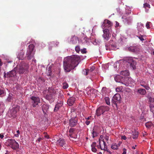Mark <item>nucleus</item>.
<instances>
[{"mask_svg":"<svg viewBox=\"0 0 154 154\" xmlns=\"http://www.w3.org/2000/svg\"><path fill=\"white\" fill-rule=\"evenodd\" d=\"M78 56H69L65 58L63 61V67L66 72H69L78 64L80 60Z\"/></svg>","mask_w":154,"mask_h":154,"instance_id":"obj_1","label":"nucleus"},{"mask_svg":"<svg viewBox=\"0 0 154 154\" xmlns=\"http://www.w3.org/2000/svg\"><path fill=\"white\" fill-rule=\"evenodd\" d=\"M112 25V24L110 21L106 20L101 26L103 32V36L104 39L106 40H108L109 38L110 31H111V28Z\"/></svg>","mask_w":154,"mask_h":154,"instance_id":"obj_2","label":"nucleus"},{"mask_svg":"<svg viewBox=\"0 0 154 154\" xmlns=\"http://www.w3.org/2000/svg\"><path fill=\"white\" fill-rule=\"evenodd\" d=\"M126 62V61L123 60H120L119 61L116 62L114 64V67H117L118 66H119V71L120 74L121 75L125 76H127L129 75V73L128 70H121L123 67L125 68V66H123L124 64Z\"/></svg>","mask_w":154,"mask_h":154,"instance_id":"obj_3","label":"nucleus"},{"mask_svg":"<svg viewBox=\"0 0 154 154\" xmlns=\"http://www.w3.org/2000/svg\"><path fill=\"white\" fill-rule=\"evenodd\" d=\"M6 144L14 149L18 148L19 144L14 139H8L5 142Z\"/></svg>","mask_w":154,"mask_h":154,"instance_id":"obj_4","label":"nucleus"},{"mask_svg":"<svg viewBox=\"0 0 154 154\" xmlns=\"http://www.w3.org/2000/svg\"><path fill=\"white\" fill-rule=\"evenodd\" d=\"M34 48V45L33 44H30L29 46V47L27 49L26 55L29 60L31 59L33 57L35 52Z\"/></svg>","mask_w":154,"mask_h":154,"instance_id":"obj_5","label":"nucleus"},{"mask_svg":"<svg viewBox=\"0 0 154 154\" xmlns=\"http://www.w3.org/2000/svg\"><path fill=\"white\" fill-rule=\"evenodd\" d=\"M48 94L45 96L46 99L51 102H52L54 100L53 97L54 94L56 93V91L55 90L52 88H49L47 90Z\"/></svg>","mask_w":154,"mask_h":154,"instance_id":"obj_6","label":"nucleus"},{"mask_svg":"<svg viewBox=\"0 0 154 154\" xmlns=\"http://www.w3.org/2000/svg\"><path fill=\"white\" fill-rule=\"evenodd\" d=\"M28 65L25 63H22L20 65L19 67H17L18 68L17 70V72H18L20 74L26 73L28 71Z\"/></svg>","mask_w":154,"mask_h":154,"instance_id":"obj_7","label":"nucleus"},{"mask_svg":"<svg viewBox=\"0 0 154 154\" xmlns=\"http://www.w3.org/2000/svg\"><path fill=\"white\" fill-rule=\"evenodd\" d=\"M114 79L115 81L117 82L121 83L126 85H128L127 82V80L128 79V78L123 77L119 75H118L115 76Z\"/></svg>","mask_w":154,"mask_h":154,"instance_id":"obj_8","label":"nucleus"},{"mask_svg":"<svg viewBox=\"0 0 154 154\" xmlns=\"http://www.w3.org/2000/svg\"><path fill=\"white\" fill-rule=\"evenodd\" d=\"M19 107L17 106L13 108L8 112V116L10 117H13L14 118L17 116V112L19 111Z\"/></svg>","mask_w":154,"mask_h":154,"instance_id":"obj_9","label":"nucleus"},{"mask_svg":"<svg viewBox=\"0 0 154 154\" xmlns=\"http://www.w3.org/2000/svg\"><path fill=\"white\" fill-rule=\"evenodd\" d=\"M126 61L130 64V67L133 69H135L136 68V63L134 61L132 57H128L126 59Z\"/></svg>","mask_w":154,"mask_h":154,"instance_id":"obj_10","label":"nucleus"},{"mask_svg":"<svg viewBox=\"0 0 154 154\" xmlns=\"http://www.w3.org/2000/svg\"><path fill=\"white\" fill-rule=\"evenodd\" d=\"M122 18L123 19V21L125 23L129 24L132 23L133 20V17L131 16L126 17L124 16L122 17Z\"/></svg>","mask_w":154,"mask_h":154,"instance_id":"obj_11","label":"nucleus"},{"mask_svg":"<svg viewBox=\"0 0 154 154\" xmlns=\"http://www.w3.org/2000/svg\"><path fill=\"white\" fill-rule=\"evenodd\" d=\"M77 122V118L76 117H74L69 120V125L71 127L75 126Z\"/></svg>","mask_w":154,"mask_h":154,"instance_id":"obj_12","label":"nucleus"},{"mask_svg":"<svg viewBox=\"0 0 154 154\" xmlns=\"http://www.w3.org/2000/svg\"><path fill=\"white\" fill-rule=\"evenodd\" d=\"M31 98L32 101V105L34 107H35L36 105H37L40 102L39 98L38 97H31Z\"/></svg>","mask_w":154,"mask_h":154,"instance_id":"obj_13","label":"nucleus"},{"mask_svg":"<svg viewBox=\"0 0 154 154\" xmlns=\"http://www.w3.org/2000/svg\"><path fill=\"white\" fill-rule=\"evenodd\" d=\"M121 100L120 95L118 94H116L113 97L112 99L113 103L116 104V102L117 101H120Z\"/></svg>","mask_w":154,"mask_h":154,"instance_id":"obj_14","label":"nucleus"},{"mask_svg":"<svg viewBox=\"0 0 154 154\" xmlns=\"http://www.w3.org/2000/svg\"><path fill=\"white\" fill-rule=\"evenodd\" d=\"M94 67L93 66H92L89 70L88 69H83L82 73L85 75H87L88 74L91 75V72L94 70Z\"/></svg>","mask_w":154,"mask_h":154,"instance_id":"obj_15","label":"nucleus"},{"mask_svg":"<svg viewBox=\"0 0 154 154\" xmlns=\"http://www.w3.org/2000/svg\"><path fill=\"white\" fill-rule=\"evenodd\" d=\"M149 100L150 111L154 114V98L150 97L149 98Z\"/></svg>","mask_w":154,"mask_h":154,"instance_id":"obj_16","label":"nucleus"},{"mask_svg":"<svg viewBox=\"0 0 154 154\" xmlns=\"http://www.w3.org/2000/svg\"><path fill=\"white\" fill-rule=\"evenodd\" d=\"M90 38L91 42L95 45H99L101 41L99 39H96L92 36Z\"/></svg>","mask_w":154,"mask_h":154,"instance_id":"obj_17","label":"nucleus"},{"mask_svg":"<svg viewBox=\"0 0 154 154\" xmlns=\"http://www.w3.org/2000/svg\"><path fill=\"white\" fill-rule=\"evenodd\" d=\"M16 68L14 69L13 70L9 72H8L7 74H5L4 75V76L6 77H11L14 76L16 75Z\"/></svg>","mask_w":154,"mask_h":154,"instance_id":"obj_18","label":"nucleus"},{"mask_svg":"<svg viewBox=\"0 0 154 154\" xmlns=\"http://www.w3.org/2000/svg\"><path fill=\"white\" fill-rule=\"evenodd\" d=\"M75 100V98L73 97H70L68 100L67 103L68 105L71 106L74 103Z\"/></svg>","mask_w":154,"mask_h":154,"instance_id":"obj_19","label":"nucleus"},{"mask_svg":"<svg viewBox=\"0 0 154 154\" xmlns=\"http://www.w3.org/2000/svg\"><path fill=\"white\" fill-rule=\"evenodd\" d=\"M129 51L137 53L139 51V49L137 46H131L128 48Z\"/></svg>","mask_w":154,"mask_h":154,"instance_id":"obj_20","label":"nucleus"},{"mask_svg":"<svg viewBox=\"0 0 154 154\" xmlns=\"http://www.w3.org/2000/svg\"><path fill=\"white\" fill-rule=\"evenodd\" d=\"M140 85L144 87L145 89L147 90H149V87L147 83L143 80H141L140 82Z\"/></svg>","mask_w":154,"mask_h":154,"instance_id":"obj_21","label":"nucleus"},{"mask_svg":"<svg viewBox=\"0 0 154 154\" xmlns=\"http://www.w3.org/2000/svg\"><path fill=\"white\" fill-rule=\"evenodd\" d=\"M59 44V42H50L49 44V49H51L52 47H56Z\"/></svg>","mask_w":154,"mask_h":154,"instance_id":"obj_22","label":"nucleus"},{"mask_svg":"<svg viewBox=\"0 0 154 154\" xmlns=\"http://www.w3.org/2000/svg\"><path fill=\"white\" fill-rule=\"evenodd\" d=\"M77 38L76 36H73L70 39V43L72 44H75L77 43Z\"/></svg>","mask_w":154,"mask_h":154,"instance_id":"obj_23","label":"nucleus"},{"mask_svg":"<svg viewBox=\"0 0 154 154\" xmlns=\"http://www.w3.org/2000/svg\"><path fill=\"white\" fill-rule=\"evenodd\" d=\"M106 49L107 50H115L116 48V45H109V46H107L106 45Z\"/></svg>","mask_w":154,"mask_h":154,"instance_id":"obj_24","label":"nucleus"},{"mask_svg":"<svg viewBox=\"0 0 154 154\" xmlns=\"http://www.w3.org/2000/svg\"><path fill=\"white\" fill-rule=\"evenodd\" d=\"M24 53L23 50H21L17 55V57L19 60H23L24 58Z\"/></svg>","mask_w":154,"mask_h":154,"instance_id":"obj_25","label":"nucleus"},{"mask_svg":"<svg viewBox=\"0 0 154 154\" xmlns=\"http://www.w3.org/2000/svg\"><path fill=\"white\" fill-rule=\"evenodd\" d=\"M49 109L48 106L46 104H43L42 106V109L43 112L45 114Z\"/></svg>","mask_w":154,"mask_h":154,"instance_id":"obj_26","label":"nucleus"},{"mask_svg":"<svg viewBox=\"0 0 154 154\" xmlns=\"http://www.w3.org/2000/svg\"><path fill=\"white\" fill-rule=\"evenodd\" d=\"M145 125L146 128H152L154 127V124L150 122H147L146 123Z\"/></svg>","mask_w":154,"mask_h":154,"instance_id":"obj_27","label":"nucleus"},{"mask_svg":"<svg viewBox=\"0 0 154 154\" xmlns=\"http://www.w3.org/2000/svg\"><path fill=\"white\" fill-rule=\"evenodd\" d=\"M57 143L62 147L64 146L65 144L64 140L61 138H60L57 141Z\"/></svg>","mask_w":154,"mask_h":154,"instance_id":"obj_28","label":"nucleus"},{"mask_svg":"<svg viewBox=\"0 0 154 154\" xmlns=\"http://www.w3.org/2000/svg\"><path fill=\"white\" fill-rule=\"evenodd\" d=\"M102 110L104 112L106 111H108L109 110V108L108 106H102L99 108V110Z\"/></svg>","mask_w":154,"mask_h":154,"instance_id":"obj_29","label":"nucleus"},{"mask_svg":"<svg viewBox=\"0 0 154 154\" xmlns=\"http://www.w3.org/2000/svg\"><path fill=\"white\" fill-rule=\"evenodd\" d=\"M143 28V26L142 24L141 23H137V28L139 31L140 32L142 31Z\"/></svg>","mask_w":154,"mask_h":154,"instance_id":"obj_30","label":"nucleus"},{"mask_svg":"<svg viewBox=\"0 0 154 154\" xmlns=\"http://www.w3.org/2000/svg\"><path fill=\"white\" fill-rule=\"evenodd\" d=\"M62 105V103H57L55 106L54 111L55 112H57L59 109V108Z\"/></svg>","mask_w":154,"mask_h":154,"instance_id":"obj_31","label":"nucleus"},{"mask_svg":"<svg viewBox=\"0 0 154 154\" xmlns=\"http://www.w3.org/2000/svg\"><path fill=\"white\" fill-rule=\"evenodd\" d=\"M137 37L140 39V40L143 42L146 39V36L144 35H138Z\"/></svg>","mask_w":154,"mask_h":154,"instance_id":"obj_32","label":"nucleus"},{"mask_svg":"<svg viewBox=\"0 0 154 154\" xmlns=\"http://www.w3.org/2000/svg\"><path fill=\"white\" fill-rule=\"evenodd\" d=\"M141 95H145L146 93V91L144 89H139L137 91Z\"/></svg>","mask_w":154,"mask_h":154,"instance_id":"obj_33","label":"nucleus"},{"mask_svg":"<svg viewBox=\"0 0 154 154\" xmlns=\"http://www.w3.org/2000/svg\"><path fill=\"white\" fill-rule=\"evenodd\" d=\"M138 133L137 131H135L133 132L132 134V137L134 139H136L138 137Z\"/></svg>","mask_w":154,"mask_h":154,"instance_id":"obj_34","label":"nucleus"},{"mask_svg":"<svg viewBox=\"0 0 154 154\" xmlns=\"http://www.w3.org/2000/svg\"><path fill=\"white\" fill-rule=\"evenodd\" d=\"M103 145H101V144H100V146H99L100 147L101 149L105 150L107 148L106 145L104 141H103Z\"/></svg>","mask_w":154,"mask_h":154,"instance_id":"obj_35","label":"nucleus"},{"mask_svg":"<svg viewBox=\"0 0 154 154\" xmlns=\"http://www.w3.org/2000/svg\"><path fill=\"white\" fill-rule=\"evenodd\" d=\"M131 8L128 6H126L125 8V12L127 14H129L131 13Z\"/></svg>","mask_w":154,"mask_h":154,"instance_id":"obj_36","label":"nucleus"},{"mask_svg":"<svg viewBox=\"0 0 154 154\" xmlns=\"http://www.w3.org/2000/svg\"><path fill=\"white\" fill-rule=\"evenodd\" d=\"M96 112L97 116H99L104 113L102 110H99V108L96 110Z\"/></svg>","mask_w":154,"mask_h":154,"instance_id":"obj_37","label":"nucleus"},{"mask_svg":"<svg viewBox=\"0 0 154 154\" xmlns=\"http://www.w3.org/2000/svg\"><path fill=\"white\" fill-rule=\"evenodd\" d=\"M95 143H93L91 145L92 151V152H96L97 151L95 147Z\"/></svg>","mask_w":154,"mask_h":154,"instance_id":"obj_38","label":"nucleus"},{"mask_svg":"<svg viewBox=\"0 0 154 154\" xmlns=\"http://www.w3.org/2000/svg\"><path fill=\"white\" fill-rule=\"evenodd\" d=\"M111 147L113 149H118V146L116 143H113L111 145Z\"/></svg>","mask_w":154,"mask_h":154,"instance_id":"obj_39","label":"nucleus"},{"mask_svg":"<svg viewBox=\"0 0 154 154\" xmlns=\"http://www.w3.org/2000/svg\"><path fill=\"white\" fill-rule=\"evenodd\" d=\"M103 70L104 72H105L106 69H107L108 68V64H106L105 65H103L102 66Z\"/></svg>","mask_w":154,"mask_h":154,"instance_id":"obj_40","label":"nucleus"},{"mask_svg":"<svg viewBox=\"0 0 154 154\" xmlns=\"http://www.w3.org/2000/svg\"><path fill=\"white\" fill-rule=\"evenodd\" d=\"M104 141L103 139V136L102 135L100 136L99 139V146H100V144H101V141H102L103 142Z\"/></svg>","mask_w":154,"mask_h":154,"instance_id":"obj_41","label":"nucleus"},{"mask_svg":"<svg viewBox=\"0 0 154 154\" xmlns=\"http://www.w3.org/2000/svg\"><path fill=\"white\" fill-rule=\"evenodd\" d=\"M105 100L106 103L108 105H110V102L109 101V98L108 97H106L105 98Z\"/></svg>","mask_w":154,"mask_h":154,"instance_id":"obj_42","label":"nucleus"},{"mask_svg":"<svg viewBox=\"0 0 154 154\" xmlns=\"http://www.w3.org/2000/svg\"><path fill=\"white\" fill-rule=\"evenodd\" d=\"M143 7L146 9H147L148 8H149L150 7V5L149 4L147 3H145L143 5Z\"/></svg>","mask_w":154,"mask_h":154,"instance_id":"obj_43","label":"nucleus"},{"mask_svg":"<svg viewBox=\"0 0 154 154\" xmlns=\"http://www.w3.org/2000/svg\"><path fill=\"white\" fill-rule=\"evenodd\" d=\"M74 129L73 128H70L69 130V136L70 137H72V134L73 132Z\"/></svg>","mask_w":154,"mask_h":154,"instance_id":"obj_44","label":"nucleus"},{"mask_svg":"<svg viewBox=\"0 0 154 154\" xmlns=\"http://www.w3.org/2000/svg\"><path fill=\"white\" fill-rule=\"evenodd\" d=\"M122 87H119L116 88V90L117 92H119L122 91Z\"/></svg>","mask_w":154,"mask_h":154,"instance_id":"obj_45","label":"nucleus"},{"mask_svg":"<svg viewBox=\"0 0 154 154\" xmlns=\"http://www.w3.org/2000/svg\"><path fill=\"white\" fill-rule=\"evenodd\" d=\"M68 87V85L66 83H64L63 85V88L64 89L67 88Z\"/></svg>","mask_w":154,"mask_h":154,"instance_id":"obj_46","label":"nucleus"},{"mask_svg":"<svg viewBox=\"0 0 154 154\" xmlns=\"http://www.w3.org/2000/svg\"><path fill=\"white\" fill-rule=\"evenodd\" d=\"M5 94L4 91L2 90H0V96L2 97L4 96Z\"/></svg>","mask_w":154,"mask_h":154,"instance_id":"obj_47","label":"nucleus"},{"mask_svg":"<svg viewBox=\"0 0 154 154\" xmlns=\"http://www.w3.org/2000/svg\"><path fill=\"white\" fill-rule=\"evenodd\" d=\"M75 50L77 52L79 53L80 51V49L79 47L78 46L75 47Z\"/></svg>","mask_w":154,"mask_h":154,"instance_id":"obj_48","label":"nucleus"},{"mask_svg":"<svg viewBox=\"0 0 154 154\" xmlns=\"http://www.w3.org/2000/svg\"><path fill=\"white\" fill-rule=\"evenodd\" d=\"M151 24V23L150 22H147L146 24V26L147 29H149L150 28V25Z\"/></svg>","mask_w":154,"mask_h":154,"instance_id":"obj_49","label":"nucleus"},{"mask_svg":"<svg viewBox=\"0 0 154 154\" xmlns=\"http://www.w3.org/2000/svg\"><path fill=\"white\" fill-rule=\"evenodd\" d=\"M16 132L17 134H15L14 135L16 137H18L19 136V134H20L19 131L18 130Z\"/></svg>","mask_w":154,"mask_h":154,"instance_id":"obj_50","label":"nucleus"},{"mask_svg":"<svg viewBox=\"0 0 154 154\" xmlns=\"http://www.w3.org/2000/svg\"><path fill=\"white\" fill-rule=\"evenodd\" d=\"M81 52L82 53L84 54L86 52V48H83L81 50Z\"/></svg>","mask_w":154,"mask_h":154,"instance_id":"obj_51","label":"nucleus"},{"mask_svg":"<svg viewBox=\"0 0 154 154\" xmlns=\"http://www.w3.org/2000/svg\"><path fill=\"white\" fill-rule=\"evenodd\" d=\"M92 134L93 137H94L97 136V133L94 131H93L92 132Z\"/></svg>","mask_w":154,"mask_h":154,"instance_id":"obj_52","label":"nucleus"},{"mask_svg":"<svg viewBox=\"0 0 154 154\" xmlns=\"http://www.w3.org/2000/svg\"><path fill=\"white\" fill-rule=\"evenodd\" d=\"M4 137V136L3 133L0 134V139H2Z\"/></svg>","mask_w":154,"mask_h":154,"instance_id":"obj_53","label":"nucleus"},{"mask_svg":"<svg viewBox=\"0 0 154 154\" xmlns=\"http://www.w3.org/2000/svg\"><path fill=\"white\" fill-rule=\"evenodd\" d=\"M105 140L107 141H108L109 139V137L108 136H105Z\"/></svg>","mask_w":154,"mask_h":154,"instance_id":"obj_54","label":"nucleus"},{"mask_svg":"<svg viewBox=\"0 0 154 154\" xmlns=\"http://www.w3.org/2000/svg\"><path fill=\"white\" fill-rule=\"evenodd\" d=\"M106 88H103L102 90V92L103 94H104V91H105Z\"/></svg>","mask_w":154,"mask_h":154,"instance_id":"obj_55","label":"nucleus"},{"mask_svg":"<svg viewBox=\"0 0 154 154\" xmlns=\"http://www.w3.org/2000/svg\"><path fill=\"white\" fill-rule=\"evenodd\" d=\"M84 40L86 43H87L89 42V40L87 38H85Z\"/></svg>","mask_w":154,"mask_h":154,"instance_id":"obj_56","label":"nucleus"},{"mask_svg":"<svg viewBox=\"0 0 154 154\" xmlns=\"http://www.w3.org/2000/svg\"><path fill=\"white\" fill-rule=\"evenodd\" d=\"M90 122V121L88 120H86L85 122V123L87 125H89V124Z\"/></svg>","mask_w":154,"mask_h":154,"instance_id":"obj_57","label":"nucleus"},{"mask_svg":"<svg viewBox=\"0 0 154 154\" xmlns=\"http://www.w3.org/2000/svg\"><path fill=\"white\" fill-rule=\"evenodd\" d=\"M123 152L122 154H126V150L125 148L123 149Z\"/></svg>","mask_w":154,"mask_h":154,"instance_id":"obj_58","label":"nucleus"},{"mask_svg":"<svg viewBox=\"0 0 154 154\" xmlns=\"http://www.w3.org/2000/svg\"><path fill=\"white\" fill-rule=\"evenodd\" d=\"M126 138H127L125 136H123L122 137V139L124 140H125L126 139Z\"/></svg>","mask_w":154,"mask_h":154,"instance_id":"obj_59","label":"nucleus"},{"mask_svg":"<svg viewBox=\"0 0 154 154\" xmlns=\"http://www.w3.org/2000/svg\"><path fill=\"white\" fill-rule=\"evenodd\" d=\"M144 118L143 114H142L140 116V119H143Z\"/></svg>","mask_w":154,"mask_h":154,"instance_id":"obj_60","label":"nucleus"},{"mask_svg":"<svg viewBox=\"0 0 154 154\" xmlns=\"http://www.w3.org/2000/svg\"><path fill=\"white\" fill-rule=\"evenodd\" d=\"M121 142H119V143L117 145L118 146V147L119 146H120V144H121Z\"/></svg>","mask_w":154,"mask_h":154,"instance_id":"obj_61","label":"nucleus"},{"mask_svg":"<svg viewBox=\"0 0 154 154\" xmlns=\"http://www.w3.org/2000/svg\"><path fill=\"white\" fill-rule=\"evenodd\" d=\"M116 26H119V23H118V22L116 21Z\"/></svg>","mask_w":154,"mask_h":154,"instance_id":"obj_62","label":"nucleus"},{"mask_svg":"<svg viewBox=\"0 0 154 154\" xmlns=\"http://www.w3.org/2000/svg\"><path fill=\"white\" fill-rule=\"evenodd\" d=\"M42 139V138L40 137H39L38 138V139H37V140L38 141V142H40L41 140Z\"/></svg>","mask_w":154,"mask_h":154,"instance_id":"obj_63","label":"nucleus"},{"mask_svg":"<svg viewBox=\"0 0 154 154\" xmlns=\"http://www.w3.org/2000/svg\"><path fill=\"white\" fill-rule=\"evenodd\" d=\"M116 34H115V33H113L112 34V36H113V37H115L116 36Z\"/></svg>","mask_w":154,"mask_h":154,"instance_id":"obj_64","label":"nucleus"}]
</instances>
